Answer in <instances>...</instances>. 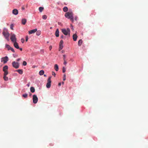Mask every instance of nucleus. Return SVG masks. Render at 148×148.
<instances>
[{
    "label": "nucleus",
    "instance_id": "nucleus-35",
    "mask_svg": "<svg viewBox=\"0 0 148 148\" xmlns=\"http://www.w3.org/2000/svg\"><path fill=\"white\" fill-rule=\"evenodd\" d=\"M63 60H64V64H67V62L66 61L65 59H64V58H63Z\"/></svg>",
    "mask_w": 148,
    "mask_h": 148
},
{
    "label": "nucleus",
    "instance_id": "nucleus-32",
    "mask_svg": "<svg viewBox=\"0 0 148 148\" xmlns=\"http://www.w3.org/2000/svg\"><path fill=\"white\" fill-rule=\"evenodd\" d=\"M23 65L24 66H26L27 65V62L25 61H24L23 62Z\"/></svg>",
    "mask_w": 148,
    "mask_h": 148
},
{
    "label": "nucleus",
    "instance_id": "nucleus-34",
    "mask_svg": "<svg viewBox=\"0 0 148 148\" xmlns=\"http://www.w3.org/2000/svg\"><path fill=\"white\" fill-rule=\"evenodd\" d=\"M66 74H64V77H63V80L64 81H65L66 80Z\"/></svg>",
    "mask_w": 148,
    "mask_h": 148
},
{
    "label": "nucleus",
    "instance_id": "nucleus-27",
    "mask_svg": "<svg viewBox=\"0 0 148 148\" xmlns=\"http://www.w3.org/2000/svg\"><path fill=\"white\" fill-rule=\"evenodd\" d=\"M27 96L28 95L27 94H25L22 95L23 97L25 98H27Z\"/></svg>",
    "mask_w": 148,
    "mask_h": 148
},
{
    "label": "nucleus",
    "instance_id": "nucleus-15",
    "mask_svg": "<svg viewBox=\"0 0 148 148\" xmlns=\"http://www.w3.org/2000/svg\"><path fill=\"white\" fill-rule=\"evenodd\" d=\"M16 71L20 74H22L23 73V71L22 69H18L16 70Z\"/></svg>",
    "mask_w": 148,
    "mask_h": 148
},
{
    "label": "nucleus",
    "instance_id": "nucleus-30",
    "mask_svg": "<svg viewBox=\"0 0 148 148\" xmlns=\"http://www.w3.org/2000/svg\"><path fill=\"white\" fill-rule=\"evenodd\" d=\"M60 48V49H62L63 48V45H60L59 44Z\"/></svg>",
    "mask_w": 148,
    "mask_h": 148
},
{
    "label": "nucleus",
    "instance_id": "nucleus-14",
    "mask_svg": "<svg viewBox=\"0 0 148 148\" xmlns=\"http://www.w3.org/2000/svg\"><path fill=\"white\" fill-rule=\"evenodd\" d=\"M8 67L7 66L5 65L3 67V71H8Z\"/></svg>",
    "mask_w": 148,
    "mask_h": 148
},
{
    "label": "nucleus",
    "instance_id": "nucleus-22",
    "mask_svg": "<svg viewBox=\"0 0 148 148\" xmlns=\"http://www.w3.org/2000/svg\"><path fill=\"white\" fill-rule=\"evenodd\" d=\"M41 33V32L40 30L37 31L36 32V35L37 36H39L40 35Z\"/></svg>",
    "mask_w": 148,
    "mask_h": 148
},
{
    "label": "nucleus",
    "instance_id": "nucleus-10",
    "mask_svg": "<svg viewBox=\"0 0 148 148\" xmlns=\"http://www.w3.org/2000/svg\"><path fill=\"white\" fill-rule=\"evenodd\" d=\"M14 43V46L15 48H16L17 49H19V48L18 45V43L16 42H13Z\"/></svg>",
    "mask_w": 148,
    "mask_h": 148
},
{
    "label": "nucleus",
    "instance_id": "nucleus-16",
    "mask_svg": "<svg viewBox=\"0 0 148 148\" xmlns=\"http://www.w3.org/2000/svg\"><path fill=\"white\" fill-rule=\"evenodd\" d=\"M54 69L56 71H58V70L59 68L57 64H55L54 65Z\"/></svg>",
    "mask_w": 148,
    "mask_h": 148
},
{
    "label": "nucleus",
    "instance_id": "nucleus-33",
    "mask_svg": "<svg viewBox=\"0 0 148 148\" xmlns=\"http://www.w3.org/2000/svg\"><path fill=\"white\" fill-rule=\"evenodd\" d=\"M66 71L65 68L64 67H63L62 68V72L63 73H65Z\"/></svg>",
    "mask_w": 148,
    "mask_h": 148
},
{
    "label": "nucleus",
    "instance_id": "nucleus-3",
    "mask_svg": "<svg viewBox=\"0 0 148 148\" xmlns=\"http://www.w3.org/2000/svg\"><path fill=\"white\" fill-rule=\"evenodd\" d=\"M62 32L65 35H68L69 36H70V30L69 28L62 29Z\"/></svg>",
    "mask_w": 148,
    "mask_h": 148
},
{
    "label": "nucleus",
    "instance_id": "nucleus-5",
    "mask_svg": "<svg viewBox=\"0 0 148 148\" xmlns=\"http://www.w3.org/2000/svg\"><path fill=\"white\" fill-rule=\"evenodd\" d=\"M12 64L13 67L16 69L18 68L19 67V63L18 62L14 61L12 62Z\"/></svg>",
    "mask_w": 148,
    "mask_h": 148
},
{
    "label": "nucleus",
    "instance_id": "nucleus-38",
    "mask_svg": "<svg viewBox=\"0 0 148 148\" xmlns=\"http://www.w3.org/2000/svg\"><path fill=\"white\" fill-rule=\"evenodd\" d=\"M52 75H54V76H55V75H56V74H55V73L54 72H52Z\"/></svg>",
    "mask_w": 148,
    "mask_h": 148
},
{
    "label": "nucleus",
    "instance_id": "nucleus-19",
    "mask_svg": "<svg viewBox=\"0 0 148 148\" xmlns=\"http://www.w3.org/2000/svg\"><path fill=\"white\" fill-rule=\"evenodd\" d=\"M27 20L25 19H23L22 20V23L23 25H25L26 22Z\"/></svg>",
    "mask_w": 148,
    "mask_h": 148
},
{
    "label": "nucleus",
    "instance_id": "nucleus-43",
    "mask_svg": "<svg viewBox=\"0 0 148 148\" xmlns=\"http://www.w3.org/2000/svg\"><path fill=\"white\" fill-rule=\"evenodd\" d=\"M65 55H63V57H64V59H65Z\"/></svg>",
    "mask_w": 148,
    "mask_h": 148
},
{
    "label": "nucleus",
    "instance_id": "nucleus-12",
    "mask_svg": "<svg viewBox=\"0 0 148 148\" xmlns=\"http://www.w3.org/2000/svg\"><path fill=\"white\" fill-rule=\"evenodd\" d=\"M73 40L74 41H76L77 37V35L76 34H75L73 35Z\"/></svg>",
    "mask_w": 148,
    "mask_h": 148
},
{
    "label": "nucleus",
    "instance_id": "nucleus-41",
    "mask_svg": "<svg viewBox=\"0 0 148 148\" xmlns=\"http://www.w3.org/2000/svg\"><path fill=\"white\" fill-rule=\"evenodd\" d=\"M52 47L51 46H50V47H49V49H50V50H51V49H52Z\"/></svg>",
    "mask_w": 148,
    "mask_h": 148
},
{
    "label": "nucleus",
    "instance_id": "nucleus-42",
    "mask_svg": "<svg viewBox=\"0 0 148 148\" xmlns=\"http://www.w3.org/2000/svg\"><path fill=\"white\" fill-rule=\"evenodd\" d=\"M64 36L63 35H62L61 36V38H64Z\"/></svg>",
    "mask_w": 148,
    "mask_h": 148
},
{
    "label": "nucleus",
    "instance_id": "nucleus-18",
    "mask_svg": "<svg viewBox=\"0 0 148 148\" xmlns=\"http://www.w3.org/2000/svg\"><path fill=\"white\" fill-rule=\"evenodd\" d=\"M30 91L31 92L33 93L35 91V89L33 87H31L30 88Z\"/></svg>",
    "mask_w": 148,
    "mask_h": 148
},
{
    "label": "nucleus",
    "instance_id": "nucleus-8",
    "mask_svg": "<svg viewBox=\"0 0 148 148\" xmlns=\"http://www.w3.org/2000/svg\"><path fill=\"white\" fill-rule=\"evenodd\" d=\"M8 60V58L7 56L3 57L1 59V62H3L4 64L7 62Z\"/></svg>",
    "mask_w": 148,
    "mask_h": 148
},
{
    "label": "nucleus",
    "instance_id": "nucleus-29",
    "mask_svg": "<svg viewBox=\"0 0 148 148\" xmlns=\"http://www.w3.org/2000/svg\"><path fill=\"white\" fill-rule=\"evenodd\" d=\"M14 27V25L13 24H12L10 25V28L12 30H13V27Z\"/></svg>",
    "mask_w": 148,
    "mask_h": 148
},
{
    "label": "nucleus",
    "instance_id": "nucleus-13",
    "mask_svg": "<svg viewBox=\"0 0 148 148\" xmlns=\"http://www.w3.org/2000/svg\"><path fill=\"white\" fill-rule=\"evenodd\" d=\"M59 30L58 29H57L55 32V35L57 37L59 36Z\"/></svg>",
    "mask_w": 148,
    "mask_h": 148
},
{
    "label": "nucleus",
    "instance_id": "nucleus-1",
    "mask_svg": "<svg viewBox=\"0 0 148 148\" xmlns=\"http://www.w3.org/2000/svg\"><path fill=\"white\" fill-rule=\"evenodd\" d=\"M64 16L67 18L69 19L72 22H73L74 18L72 12H69L66 13L64 15Z\"/></svg>",
    "mask_w": 148,
    "mask_h": 148
},
{
    "label": "nucleus",
    "instance_id": "nucleus-25",
    "mask_svg": "<svg viewBox=\"0 0 148 148\" xmlns=\"http://www.w3.org/2000/svg\"><path fill=\"white\" fill-rule=\"evenodd\" d=\"M42 18L43 19L45 20L47 18V16L45 15H43L42 16Z\"/></svg>",
    "mask_w": 148,
    "mask_h": 148
},
{
    "label": "nucleus",
    "instance_id": "nucleus-47",
    "mask_svg": "<svg viewBox=\"0 0 148 148\" xmlns=\"http://www.w3.org/2000/svg\"><path fill=\"white\" fill-rule=\"evenodd\" d=\"M62 84H64V82H62Z\"/></svg>",
    "mask_w": 148,
    "mask_h": 148
},
{
    "label": "nucleus",
    "instance_id": "nucleus-17",
    "mask_svg": "<svg viewBox=\"0 0 148 148\" xmlns=\"http://www.w3.org/2000/svg\"><path fill=\"white\" fill-rule=\"evenodd\" d=\"M82 39H80V40H79L78 41V46H80L82 43Z\"/></svg>",
    "mask_w": 148,
    "mask_h": 148
},
{
    "label": "nucleus",
    "instance_id": "nucleus-28",
    "mask_svg": "<svg viewBox=\"0 0 148 148\" xmlns=\"http://www.w3.org/2000/svg\"><path fill=\"white\" fill-rule=\"evenodd\" d=\"M3 75L6 76L8 74V71H5Z\"/></svg>",
    "mask_w": 148,
    "mask_h": 148
},
{
    "label": "nucleus",
    "instance_id": "nucleus-6",
    "mask_svg": "<svg viewBox=\"0 0 148 148\" xmlns=\"http://www.w3.org/2000/svg\"><path fill=\"white\" fill-rule=\"evenodd\" d=\"M51 77H49L47 80V83L46 84V87L48 88H49L51 87Z\"/></svg>",
    "mask_w": 148,
    "mask_h": 148
},
{
    "label": "nucleus",
    "instance_id": "nucleus-9",
    "mask_svg": "<svg viewBox=\"0 0 148 148\" xmlns=\"http://www.w3.org/2000/svg\"><path fill=\"white\" fill-rule=\"evenodd\" d=\"M37 30L36 29H35L29 31V34H32L34 33L37 31Z\"/></svg>",
    "mask_w": 148,
    "mask_h": 148
},
{
    "label": "nucleus",
    "instance_id": "nucleus-44",
    "mask_svg": "<svg viewBox=\"0 0 148 148\" xmlns=\"http://www.w3.org/2000/svg\"><path fill=\"white\" fill-rule=\"evenodd\" d=\"M61 83H59L58 84V85L59 86H61Z\"/></svg>",
    "mask_w": 148,
    "mask_h": 148
},
{
    "label": "nucleus",
    "instance_id": "nucleus-2",
    "mask_svg": "<svg viewBox=\"0 0 148 148\" xmlns=\"http://www.w3.org/2000/svg\"><path fill=\"white\" fill-rule=\"evenodd\" d=\"M3 35L5 38L8 41L9 40V36H10L9 33L8 31V29L6 28H4L2 33Z\"/></svg>",
    "mask_w": 148,
    "mask_h": 148
},
{
    "label": "nucleus",
    "instance_id": "nucleus-11",
    "mask_svg": "<svg viewBox=\"0 0 148 148\" xmlns=\"http://www.w3.org/2000/svg\"><path fill=\"white\" fill-rule=\"evenodd\" d=\"M12 13L15 15H17L18 14V11L16 9H14L12 11Z\"/></svg>",
    "mask_w": 148,
    "mask_h": 148
},
{
    "label": "nucleus",
    "instance_id": "nucleus-40",
    "mask_svg": "<svg viewBox=\"0 0 148 148\" xmlns=\"http://www.w3.org/2000/svg\"><path fill=\"white\" fill-rule=\"evenodd\" d=\"M28 40V38L27 37H26V38L25 41H27Z\"/></svg>",
    "mask_w": 148,
    "mask_h": 148
},
{
    "label": "nucleus",
    "instance_id": "nucleus-21",
    "mask_svg": "<svg viewBox=\"0 0 148 148\" xmlns=\"http://www.w3.org/2000/svg\"><path fill=\"white\" fill-rule=\"evenodd\" d=\"M44 71L43 70L40 71L39 72V74L40 75H43L44 74Z\"/></svg>",
    "mask_w": 148,
    "mask_h": 148
},
{
    "label": "nucleus",
    "instance_id": "nucleus-45",
    "mask_svg": "<svg viewBox=\"0 0 148 148\" xmlns=\"http://www.w3.org/2000/svg\"><path fill=\"white\" fill-rule=\"evenodd\" d=\"M19 49L21 51L22 50V48H19Z\"/></svg>",
    "mask_w": 148,
    "mask_h": 148
},
{
    "label": "nucleus",
    "instance_id": "nucleus-37",
    "mask_svg": "<svg viewBox=\"0 0 148 148\" xmlns=\"http://www.w3.org/2000/svg\"><path fill=\"white\" fill-rule=\"evenodd\" d=\"M24 40L22 38L21 39V41L22 43H23L24 42Z\"/></svg>",
    "mask_w": 148,
    "mask_h": 148
},
{
    "label": "nucleus",
    "instance_id": "nucleus-20",
    "mask_svg": "<svg viewBox=\"0 0 148 148\" xmlns=\"http://www.w3.org/2000/svg\"><path fill=\"white\" fill-rule=\"evenodd\" d=\"M63 11L65 12H67L68 10V8L66 7H65L63 8Z\"/></svg>",
    "mask_w": 148,
    "mask_h": 148
},
{
    "label": "nucleus",
    "instance_id": "nucleus-49",
    "mask_svg": "<svg viewBox=\"0 0 148 148\" xmlns=\"http://www.w3.org/2000/svg\"><path fill=\"white\" fill-rule=\"evenodd\" d=\"M52 28V27H50V29H51Z\"/></svg>",
    "mask_w": 148,
    "mask_h": 148
},
{
    "label": "nucleus",
    "instance_id": "nucleus-7",
    "mask_svg": "<svg viewBox=\"0 0 148 148\" xmlns=\"http://www.w3.org/2000/svg\"><path fill=\"white\" fill-rule=\"evenodd\" d=\"M38 99L36 95H34L33 96V101L34 103H36L38 101Z\"/></svg>",
    "mask_w": 148,
    "mask_h": 148
},
{
    "label": "nucleus",
    "instance_id": "nucleus-36",
    "mask_svg": "<svg viewBox=\"0 0 148 148\" xmlns=\"http://www.w3.org/2000/svg\"><path fill=\"white\" fill-rule=\"evenodd\" d=\"M63 41L62 40H60V45H63Z\"/></svg>",
    "mask_w": 148,
    "mask_h": 148
},
{
    "label": "nucleus",
    "instance_id": "nucleus-48",
    "mask_svg": "<svg viewBox=\"0 0 148 148\" xmlns=\"http://www.w3.org/2000/svg\"><path fill=\"white\" fill-rule=\"evenodd\" d=\"M44 76H46V75H44Z\"/></svg>",
    "mask_w": 148,
    "mask_h": 148
},
{
    "label": "nucleus",
    "instance_id": "nucleus-23",
    "mask_svg": "<svg viewBox=\"0 0 148 148\" xmlns=\"http://www.w3.org/2000/svg\"><path fill=\"white\" fill-rule=\"evenodd\" d=\"M3 78L5 81H7L8 80V78L6 76L3 75Z\"/></svg>",
    "mask_w": 148,
    "mask_h": 148
},
{
    "label": "nucleus",
    "instance_id": "nucleus-39",
    "mask_svg": "<svg viewBox=\"0 0 148 148\" xmlns=\"http://www.w3.org/2000/svg\"><path fill=\"white\" fill-rule=\"evenodd\" d=\"M21 58H19L16 61H19V60H21Z\"/></svg>",
    "mask_w": 148,
    "mask_h": 148
},
{
    "label": "nucleus",
    "instance_id": "nucleus-46",
    "mask_svg": "<svg viewBox=\"0 0 148 148\" xmlns=\"http://www.w3.org/2000/svg\"><path fill=\"white\" fill-rule=\"evenodd\" d=\"M27 86H29V84H27Z\"/></svg>",
    "mask_w": 148,
    "mask_h": 148
},
{
    "label": "nucleus",
    "instance_id": "nucleus-4",
    "mask_svg": "<svg viewBox=\"0 0 148 148\" xmlns=\"http://www.w3.org/2000/svg\"><path fill=\"white\" fill-rule=\"evenodd\" d=\"M10 39L13 42H16V36L14 34L12 33L11 34Z\"/></svg>",
    "mask_w": 148,
    "mask_h": 148
},
{
    "label": "nucleus",
    "instance_id": "nucleus-31",
    "mask_svg": "<svg viewBox=\"0 0 148 148\" xmlns=\"http://www.w3.org/2000/svg\"><path fill=\"white\" fill-rule=\"evenodd\" d=\"M10 50H11L13 52L15 53V51L13 48L11 47Z\"/></svg>",
    "mask_w": 148,
    "mask_h": 148
},
{
    "label": "nucleus",
    "instance_id": "nucleus-26",
    "mask_svg": "<svg viewBox=\"0 0 148 148\" xmlns=\"http://www.w3.org/2000/svg\"><path fill=\"white\" fill-rule=\"evenodd\" d=\"M6 47L7 48H8V50H10V49L11 47L9 45H6Z\"/></svg>",
    "mask_w": 148,
    "mask_h": 148
},
{
    "label": "nucleus",
    "instance_id": "nucleus-24",
    "mask_svg": "<svg viewBox=\"0 0 148 148\" xmlns=\"http://www.w3.org/2000/svg\"><path fill=\"white\" fill-rule=\"evenodd\" d=\"M44 8L42 7H40L39 8V11L40 12H41L43 10Z\"/></svg>",
    "mask_w": 148,
    "mask_h": 148
}]
</instances>
